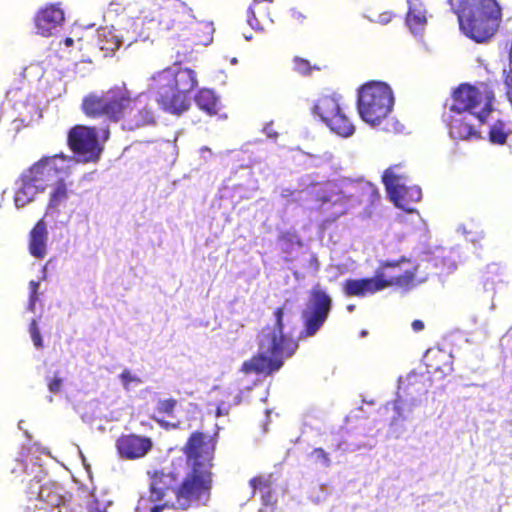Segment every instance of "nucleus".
<instances>
[{
    "instance_id": "nucleus-14",
    "label": "nucleus",
    "mask_w": 512,
    "mask_h": 512,
    "mask_svg": "<svg viewBox=\"0 0 512 512\" xmlns=\"http://www.w3.org/2000/svg\"><path fill=\"white\" fill-rule=\"evenodd\" d=\"M399 166L387 168L382 175V182L385 186L389 200L399 209L413 213L416 209L409 206L422 199V191L419 186H408L406 178L395 172Z\"/></svg>"
},
{
    "instance_id": "nucleus-51",
    "label": "nucleus",
    "mask_w": 512,
    "mask_h": 512,
    "mask_svg": "<svg viewBox=\"0 0 512 512\" xmlns=\"http://www.w3.org/2000/svg\"><path fill=\"white\" fill-rule=\"evenodd\" d=\"M309 262H310V266H311V267H313L315 270H318V268H319V262H318V259H317V257H316L315 255H312V256L310 257Z\"/></svg>"
},
{
    "instance_id": "nucleus-47",
    "label": "nucleus",
    "mask_w": 512,
    "mask_h": 512,
    "mask_svg": "<svg viewBox=\"0 0 512 512\" xmlns=\"http://www.w3.org/2000/svg\"><path fill=\"white\" fill-rule=\"evenodd\" d=\"M464 233H466V240L473 243L474 245L480 241V239L482 238L481 235H478V234H474V233H471V232H466L464 230Z\"/></svg>"
},
{
    "instance_id": "nucleus-15",
    "label": "nucleus",
    "mask_w": 512,
    "mask_h": 512,
    "mask_svg": "<svg viewBox=\"0 0 512 512\" xmlns=\"http://www.w3.org/2000/svg\"><path fill=\"white\" fill-rule=\"evenodd\" d=\"M73 162V157L63 153L43 156L23 172L34 180V183L43 186V189L46 190L47 187L54 185L58 180L64 179V175Z\"/></svg>"
},
{
    "instance_id": "nucleus-44",
    "label": "nucleus",
    "mask_w": 512,
    "mask_h": 512,
    "mask_svg": "<svg viewBox=\"0 0 512 512\" xmlns=\"http://www.w3.org/2000/svg\"><path fill=\"white\" fill-rule=\"evenodd\" d=\"M40 282L31 280L29 282V296L39 297Z\"/></svg>"
},
{
    "instance_id": "nucleus-2",
    "label": "nucleus",
    "mask_w": 512,
    "mask_h": 512,
    "mask_svg": "<svg viewBox=\"0 0 512 512\" xmlns=\"http://www.w3.org/2000/svg\"><path fill=\"white\" fill-rule=\"evenodd\" d=\"M274 318V326L265 327L258 335V355L243 363V372L270 375L278 371L285 358H290L297 350L298 344L290 332H285L284 308H277Z\"/></svg>"
},
{
    "instance_id": "nucleus-57",
    "label": "nucleus",
    "mask_w": 512,
    "mask_h": 512,
    "mask_svg": "<svg viewBox=\"0 0 512 512\" xmlns=\"http://www.w3.org/2000/svg\"><path fill=\"white\" fill-rule=\"evenodd\" d=\"M356 306L354 304H349L347 305V311L348 312H353L355 310Z\"/></svg>"
},
{
    "instance_id": "nucleus-46",
    "label": "nucleus",
    "mask_w": 512,
    "mask_h": 512,
    "mask_svg": "<svg viewBox=\"0 0 512 512\" xmlns=\"http://www.w3.org/2000/svg\"><path fill=\"white\" fill-rule=\"evenodd\" d=\"M391 21V15L388 12H384L378 15V18L376 20L377 23L380 24H388Z\"/></svg>"
},
{
    "instance_id": "nucleus-16",
    "label": "nucleus",
    "mask_w": 512,
    "mask_h": 512,
    "mask_svg": "<svg viewBox=\"0 0 512 512\" xmlns=\"http://www.w3.org/2000/svg\"><path fill=\"white\" fill-rule=\"evenodd\" d=\"M455 252L437 248L434 252H424L415 265L416 274L425 279L431 275L450 274L456 270Z\"/></svg>"
},
{
    "instance_id": "nucleus-36",
    "label": "nucleus",
    "mask_w": 512,
    "mask_h": 512,
    "mask_svg": "<svg viewBox=\"0 0 512 512\" xmlns=\"http://www.w3.org/2000/svg\"><path fill=\"white\" fill-rule=\"evenodd\" d=\"M29 334L36 349L44 347L43 338L36 319H32L29 325Z\"/></svg>"
},
{
    "instance_id": "nucleus-59",
    "label": "nucleus",
    "mask_w": 512,
    "mask_h": 512,
    "mask_svg": "<svg viewBox=\"0 0 512 512\" xmlns=\"http://www.w3.org/2000/svg\"><path fill=\"white\" fill-rule=\"evenodd\" d=\"M367 334H368V331H367V330H362V331L360 332V337H361V338L366 337V336H367Z\"/></svg>"
},
{
    "instance_id": "nucleus-32",
    "label": "nucleus",
    "mask_w": 512,
    "mask_h": 512,
    "mask_svg": "<svg viewBox=\"0 0 512 512\" xmlns=\"http://www.w3.org/2000/svg\"><path fill=\"white\" fill-rule=\"evenodd\" d=\"M196 105L209 115L217 113L218 97L213 90L203 88L194 97Z\"/></svg>"
},
{
    "instance_id": "nucleus-33",
    "label": "nucleus",
    "mask_w": 512,
    "mask_h": 512,
    "mask_svg": "<svg viewBox=\"0 0 512 512\" xmlns=\"http://www.w3.org/2000/svg\"><path fill=\"white\" fill-rule=\"evenodd\" d=\"M394 262H396V267H389L386 269V273L387 274H392V275H404V274H408L409 275V281L403 285V286H400L401 288L403 287H408L409 284L414 280V279H417L419 282H423L425 281V277H422L421 274H416V271H415V266L413 267V271H411L410 268H405L403 269V265H409L410 263L405 259V258H401L400 260H393Z\"/></svg>"
},
{
    "instance_id": "nucleus-17",
    "label": "nucleus",
    "mask_w": 512,
    "mask_h": 512,
    "mask_svg": "<svg viewBox=\"0 0 512 512\" xmlns=\"http://www.w3.org/2000/svg\"><path fill=\"white\" fill-rule=\"evenodd\" d=\"M452 101H454V93L452 94ZM454 102L450 106L451 112L456 116L449 123V135L452 139L471 140L482 138L483 130H477L475 122L476 119L470 117L471 111L469 109L457 110L454 109Z\"/></svg>"
},
{
    "instance_id": "nucleus-37",
    "label": "nucleus",
    "mask_w": 512,
    "mask_h": 512,
    "mask_svg": "<svg viewBox=\"0 0 512 512\" xmlns=\"http://www.w3.org/2000/svg\"><path fill=\"white\" fill-rule=\"evenodd\" d=\"M309 458L314 462L319 463L324 468H328L331 465V459L329 458L328 453H326L322 448H315L309 454Z\"/></svg>"
},
{
    "instance_id": "nucleus-8",
    "label": "nucleus",
    "mask_w": 512,
    "mask_h": 512,
    "mask_svg": "<svg viewBox=\"0 0 512 512\" xmlns=\"http://www.w3.org/2000/svg\"><path fill=\"white\" fill-rule=\"evenodd\" d=\"M379 199V191L371 182L362 178H341L327 184L326 193L321 199V209L328 211L334 208L332 214L335 220L356 204L373 205Z\"/></svg>"
},
{
    "instance_id": "nucleus-53",
    "label": "nucleus",
    "mask_w": 512,
    "mask_h": 512,
    "mask_svg": "<svg viewBox=\"0 0 512 512\" xmlns=\"http://www.w3.org/2000/svg\"><path fill=\"white\" fill-rule=\"evenodd\" d=\"M78 452H79V456L83 462V465L85 467L86 470H89L90 469V465L86 462V458L84 456V454L82 453V451L78 448Z\"/></svg>"
},
{
    "instance_id": "nucleus-54",
    "label": "nucleus",
    "mask_w": 512,
    "mask_h": 512,
    "mask_svg": "<svg viewBox=\"0 0 512 512\" xmlns=\"http://www.w3.org/2000/svg\"><path fill=\"white\" fill-rule=\"evenodd\" d=\"M487 269H488V273H494L499 270V266L497 264H491V265H488Z\"/></svg>"
},
{
    "instance_id": "nucleus-41",
    "label": "nucleus",
    "mask_w": 512,
    "mask_h": 512,
    "mask_svg": "<svg viewBox=\"0 0 512 512\" xmlns=\"http://www.w3.org/2000/svg\"><path fill=\"white\" fill-rule=\"evenodd\" d=\"M199 153L200 160L202 161L203 164L207 163L214 155L212 150L207 146L201 147Z\"/></svg>"
},
{
    "instance_id": "nucleus-48",
    "label": "nucleus",
    "mask_w": 512,
    "mask_h": 512,
    "mask_svg": "<svg viewBox=\"0 0 512 512\" xmlns=\"http://www.w3.org/2000/svg\"><path fill=\"white\" fill-rule=\"evenodd\" d=\"M411 326L415 332H420L424 329V323L421 320H414Z\"/></svg>"
},
{
    "instance_id": "nucleus-12",
    "label": "nucleus",
    "mask_w": 512,
    "mask_h": 512,
    "mask_svg": "<svg viewBox=\"0 0 512 512\" xmlns=\"http://www.w3.org/2000/svg\"><path fill=\"white\" fill-rule=\"evenodd\" d=\"M394 261H384L373 277L349 278L343 284V291L348 297H366L389 286H403L409 281V275L387 274L386 269L396 267Z\"/></svg>"
},
{
    "instance_id": "nucleus-23",
    "label": "nucleus",
    "mask_w": 512,
    "mask_h": 512,
    "mask_svg": "<svg viewBox=\"0 0 512 512\" xmlns=\"http://www.w3.org/2000/svg\"><path fill=\"white\" fill-rule=\"evenodd\" d=\"M45 192L43 186L34 183L28 175L24 172L15 181V195L14 204L17 209L24 208L28 204L32 203L38 194Z\"/></svg>"
},
{
    "instance_id": "nucleus-1",
    "label": "nucleus",
    "mask_w": 512,
    "mask_h": 512,
    "mask_svg": "<svg viewBox=\"0 0 512 512\" xmlns=\"http://www.w3.org/2000/svg\"><path fill=\"white\" fill-rule=\"evenodd\" d=\"M205 438L203 433H192L185 446L186 461L179 459L154 472L150 478V497H141L136 512L206 505L210 498L213 448Z\"/></svg>"
},
{
    "instance_id": "nucleus-63",
    "label": "nucleus",
    "mask_w": 512,
    "mask_h": 512,
    "mask_svg": "<svg viewBox=\"0 0 512 512\" xmlns=\"http://www.w3.org/2000/svg\"><path fill=\"white\" fill-rule=\"evenodd\" d=\"M245 39L250 41L252 39V35H245Z\"/></svg>"
},
{
    "instance_id": "nucleus-38",
    "label": "nucleus",
    "mask_w": 512,
    "mask_h": 512,
    "mask_svg": "<svg viewBox=\"0 0 512 512\" xmlns=\"http://www.w3.org/2000/svg\"><path fill=\"white\" fill-rule=\"evenodd\" d=\"M119 378L126 390L130 389L132 383L139 384L141 382V380L136 375H133L128 369H124L119 375Z\"/></svg>"
},
{
    "instance_id": "nucleus-55",
    "label": "nucleus",
    "mask_w": 512,
    "mask_h": 512,
    "mask_svg": "<svg viewBox=\"0 0 512 512\" xmlns=\"http://www.w3.org/2000/svg\"><path fill=\"white\" fill-rule=\"evenodd\" d=\"M293 194V192L290 189H283L281 191V197L288 198Z\"/></svg>"
},
{
    "instance_id": "nucleus-24",
    "label": "nucleus",
    "mask_w": 512,
    "mask_h": 512,
    "mask_svg": "<svg viewBox=\"0 0 512 512\" xmlns=\"http://www.w3.org/2000/svg\"><path fill=\"white\" fill-rule=\"evenodd\" d=\"M405 23L415 37H422L427 18L426 9L420 0H408Z\"/></svg>"
},
{
    "instance_id": "nucleus-22",
    "label": "nucleus",
    "mask_w": 512,
    "mask_h": 512,
    "mask_svg": "<svg viewBox=\"0 0 512 512\" xmlns=\"http://www.w3.org/2000/svg\"><path fill=\"white\" fill-rule=\"evenodd\" d=\"M64 20V11L57 5L51 4L42 9L35 17L37 33L43 36H51L53 30L60 27Z\"/></svg>"
},
{
    "instance_id": "nucleus-30",
    "label": "nucleus",
    "mask_w": 512,
    "mask_h": 512,
    "mask_svg": "<svg viewBox=\"0 0 512 512\" xmlns=\"http://www.w3.org/2000/svg\"><path fill=\"white\" fill-rule=\"evenodd\" d=\"M277 245L285 255L286 261L292 260L295 253L302 247V241L294 231H282L278 235Z\"/></svg>"
},
{
    "instance_id": "nucleus-40",
    "label": "nucleus",
    "mask_w": 512,
    "mask_h": 512,
    "mask_svg": "<svg viewBox=\"0 0 512 512\" xmlns=\"http://www.w3.org/2000/svg\"><path fill=\"white\" fill-rule=\"evenodd\" d=\"M295 70H297L301 74H307L310 71V64L307 60L296 57L295 60Z\"/></svg>"
},
{
    "instance_id": "nucleus-52",
    "label": "nucleus",
    "mask_w": 512,
    "mask_h": 512,
    "mask_svg": "<svg viewBox=\"0 0 512 512\" xmlns=\"http://www.w3.org/2000/svg\"><path fill=\"white\" fill-rule=\"evenodd\" d=\"M228 410L227 408L224 406V404H221L217 407L216 409V415L217 416H220V415H225L227 414Z\"/></svg>"
},
{
    "instance_id": "nucleus-49",
    "label": "nucleus",
    "mask_w": 512,
    "mask_h": 512,
    "mask_svg": "<svg viewBox=\"0 0 512 512\" xmlns=\"http://www.w3.org/2000/svg\"><path fill=\"white\" fill-rule=\"evenodd\" d=\"M39 297L29 296L28 310L34 312Z\"/></svg>"
},
{
    "instance_id": "nucleus-56",
    "label": "nucleus",
    "mask_w": 512,
    "mask_h": 512,
    "mask_svg": "<svg viewBox=\"0 0 512 512\" xmlns=\"http://www.w3.org/2000/svg\"><path fill=\"white\" fill-rule=\"evenodd\" d=\"M23 424H24V421H23V420H20V421H19V423H18V428H19L20 430H23V431H24V434H25L27 437H30V436H29L28 431H27V430H24V428H23Z\"/></svg>"
},
{
    "instance_id": "nucleus-9",
    "label": "nucleus",
    "mask_w": 512,
    "mask_h": 512,
    "mask_svg": "<svg viewBox=\"0 0 512 512\" xmlns=\"http://www.w3.org/2000/svg\"><path fill=\"white\" fill-rule=\"evenodd\" d=\"M131 102L129 91L124 86H116L106 92H94L85 96L82 110L88 117H104L110 122H118L124 117Z\"/></svg>"
},
{
    "instance_id": "nucleus-5",
    "label": "nucleus",
    "mask_w": 512,
    "mask_h": 512,
    "mask_svg": "<svg viewBox=\"0 0 512 512\" xmlns=\"http://www.w3.org/2000/svg\"><path fill=\"white\" fill-rule=\"evenodd\" d=\"M495 97L493 92L482 93L476 87L462 83L454 89V109H469L471 118L477 120L479 127L486 126L488 139L493 144L503 145L510 134L506 122L496 118V111L493 108Z\"/></svg>"
},
{
    "instance_id": "nucleus-3",
    "label": "nucleus",
    "mask_w": 512,
    "mask_h": 512,
    "mask_svg": "<svg viewBox=\"0 0 512 512\" xmlns=\"http://www.w3.org/2000/svg\"><path fill=\"white\" fill-rule=\"evenodd\" d=\"M196 73L178 64L153 74L148 80V95L166 112L180 115L191 105V91L197 85Z\"/></svg>"
},
{
    "instance_id": "nucleus-18",
    "label": "nucleus",
    "mask_w": 512,
    "mask_h": 512,
    "mask_svg": "<svg viewBox=\"0 0 512 512\" xmlns=\"http://www.w3.org/2000/svg\"><path fill=\"white\" fill-rule=\"evenodd\" d=\"M153 447L151 438L136 434L122 435L116 440V448L123 459L134 460L144 457Z\"/></svg>"
},
{
    "instance_id": "nucleus-10",
    "label": "nucleus",
    "mask_w": 512,
    "mask_h": 512,
    "mask_svg": "<svg viewBox=\"0 0 512 512\" xmlns=\"http://www.w3.org/2000/svg\"><path fill=\"white\" fill-rule=\"evenodd\" d=\"M109 129L75 125L68 131L67 143L77 161L96 162L102 153L103 143L108 140Z\"/></svg>"
},
{
    "instance_id": "nucleus-27",
    "label": "nucleus",
    "mask_w": 512,
    "mask_h": 512,
    "mask_svg": "<svg viewBox=\"0 0 512 512\" xmlns=\"http://www.w3.org/2000/svg\"><path fill=\"white\" fill-rule=\"evenodd\" d=\"M148 97L149 95L143 92L135 98L134 108L131 110H136V114L134 115L133 119L134 124H123L124 129L133 130L134 128L154 123L155 116L153 110L148 107V105L144 104Z\"/></svg>"
},
{
    "instance_id": "nucleus-61",
    "label": "nucleus",
    "mask_w": 512,
    "mask_h": 512,
    "mask_svg": "<svg viewBox=\"0 0 512 512\" xmlns=\"http://www.w3.org/2000/svg\"><path fill=\"white\" fill-rule=\"evenodd\" d=\"M237 63H238V59L237 58L234 57V58L231 59V64L235 65Z\"/></svg>"
},
{
    "instance_id": "nucleus-25",
    "label": "nucleus",
    "mask_w": 512,
    "mask_h": 512,
    "mask_svg": "<svg viewBox=\"0 0 512 512\" xmlns=\"http://www.w3.org/2000/svg\"><path fill=\"white\" fill-rule=\"evenodd\" d=\"M48 241V230L45 218L40 219L30 231L29 251L37 259L46 255Z\"/></svg>"
},
{
    "instance_id": "nucleus-13",
    "label": "nucleus",
    "mask_w": 512,
    "mask_h": 512,
    "mask_svg": "<svg viewBox=\"0 0 512 512\" xmlns=\"http://www.w3.org/2000/svg\"><path fill=\"white\" fill-rule=\"evenodd\" d=\"M143 25L141 20L133 18L121 19L118 27H101L97 29L96 45L104 56H112L122 46L129 47L141 36L139 28Z\"/></svg>"
},
{
    "instance_id": "nucleus-26",
    "label": "nucleus",
    "mask_w": 512,
    "mask_h": 512,
    "mask_svg": "<svg viewBox=\"0 0 512 512\" xmlns=\"http://www.w3.org/2000/svg\"><path fill=\"white\" fill-rule=\"evenodd\" d=\"M52 189L49 193V200L45 210L44 218H56L60 214V207L64 205L69 199V191L64 179L58 180L57 183L51 186Z\"/></svg>"
},
{
    "instance_id": "nucleus-4",
    "label": "nucleus",
    "mask_w": 512,
    "mask_h": 512,
    "mask_svg": "<svg viewBox=\"0 0 512 512\" xmlns=\"http://www.w3.org/2000/svg\"><path fill=\"white\" fill-rule=\"evenodd\" d=\"M462 33L477 43L488 42L497 32L502 7L497 0H448Z\"/></svg>"
},
{
    "instance_id": "nucleus-11",
    "label": "nucleus",
    "mask_w": 512,
    "mask_h": 512,
    "mask_svg": "<svg viewBox=\"0 0 512 512\" xmlns=\"http://www.w3.org/2000/svg\"><path fill=\"white\" fill-rule=\"evenodd\" d=\"M332 297L319 285H315L301 312L303 328L298 340H305L317 335L327 321L332 310Z\"/></svg>"
},
{
    "instance_id": "nucleus-58",
    "label": "nucleus",
    "mask_w": 512,
    "mask_h": 512,
    "mask_svg": "<svg viewBox=\"0 0 512 512\" xmlns=\"http://www.w3.org/2000/svg\"><path fill=\"white\" fill-rule=\"evenodd\" d=\"M72 44H73V39L72 38H66L65 45L69 47V46H72Z\"/></svg>"
},
{
    "instance_id": "nucleus-34",
    "label": "nucleus",
    "mask_w": 512,
    "mask_h": 512,
    "mask_svg": "<svg viewBox=\"0 0 512 512\" xmlns=\"http://www.w3.org/2000/svg\"><path fill=\"white\" fill-rule=\"evenodd\" d=\"M330 494V487L326 484H321L317 489L311 491L309 498L314 504L319 505L324 503Z\"/></svg>"
},
{
    "instance_id": "nucleus-35",
    "label": "nucleus",
    "mask_w": 512,
    "mask_h": 512,
    "mask_svg": "<svg viewBox=\"0 0 512 512\" xmlns=\"http://www.w3.org/2000/svg\"><path fill=\"white\" fill-rule=\"evenodd\" d=\"M176 405H177V401L173 398L159 399L157 401L156 410L159 414H163L168 417H173V413H174Z\"/></svg>"
},
{
    "instance_id": "nucleus-21",
    "label": "nucleus",
    "mask_w": 512,
    "mask_h": 512,
    "mask_svg": "<svg viewBox=\"0 0 512 512\" xmlns=\"http://www.w3.org/2000/svg\"><path fill=\"white\" fill-rule=\"evenodd\" d=\"M391 404L394 415L390 421L389 433L394 438H399L406 431L404 422L412 420L413 410L419 406V404L399 397L398 395L396 400Z\"/></svg>"
},
{
    "instance_id": "nucleus-45",
    "label": "nucleus",
    "mask_w": 512,
    "mask_h": 512,
    "mask_svg": "<svg viewBox=\"0 0 512 512\" xmlns=\"http://www.w3.org/2000/svg\"><path fill=\"white\" fill-rule=\"evenodd\" d=\"M271 125L272 122L267 123L263 128V132L267 135L268 138L275 140L278 137V133L276 131L271 130Z\"/></svg>"
},
{
    "instance_id": "nucleus-7",
    "label": "nucleus",
    "mask_w": 512,
    "mask_h": 512,
    "mask_svg": "<svg viewBox=\"0 0 512 512\" xmlns=\"http://www.w3.org/2000/svg\"><path fill=\"white\" fill-rule=\"evenodd\" d=\"M394 106V95L391 87L381 81H370L362 85L357 94V110L360 118L374 128H380L383 131L401 132L403 125L397 120L392 124L386 121L382 123L392 111Z\"/></svg>"
},
{
    "instance_id": "nucleus-60",
    "label": "nucleus",
    "mask_w": 512,
    "mask_h": 512,
    "mask_svg": "<svg viewBox=\"0 0 512 512\" xmlns=\"http://www.w3.org/2000/svg\"><path fill=\"white\" fill-rule=\"evenodd\" d=\"M42 273H43L42 279H45L46 278V266H44L42 268Z\"/></svg>"
},
{
    "instance_id": "nucleus-39",
    "label": "nucleus",
    "mask_w": 512,
    "mask_h": 512,
    "mask_svg": "<svg viewBox=\"0 0 512 512\" xmlns=\"http://www.w3.org/2000/svg\"><path fill=\"white\" fill-rule=\"evenodd\" d=\"M376 442L377 441L374 438H369L367 440V442H364V443H359V444H356V445L349 444V447L347 449L350 450V451H356V450H361V449H368V450H370L373 447H375Z\"/></svg>"
},
{
    "instance_id": "nucleus-62",
    "label": "nucleus",
    "mask_w": 512,
    "mask_h": 512,
    "mask_svg": "<svg viewBox=\"0 0 512 512\" xmlns=\"http://www.w3.org/2000/svg\"><path fill=\"white\" fill-rule=\"evenodd\" d=\"M490 285L489 281L487 280L485 283H484V288L485 290H488V286Z\"/></svg>"
},
{
    "instance_id": "nucleus-43",
    "label": "nucleus",
    "mask_w": 512,
    "mask_h": 512,
    "mask_svg": "<svg viewBox=\"0 0 512 512\" xmlns=\"http://www.w3.org/2000/svg\"><path fill=\"white\" fill-rule=\"evenodd\" d=\"M89 512H107L106 507L103 506L98 500H93L88 504Z\"/></svg>"
},
{
    "instance_id": "nucleus-29",
    "label": "nucleus",
    "mask_w": 512,
    "mask_h": 512,
    "mask_svg": "<svg viewBox=\"0 0 512 512\" xmlns=\"http://www.w3.org/2000/svg\"><path fill=\"white\" fill-rule=\"evenodd\" d=\"M271 478L272 475L270 474L268 476H257L249 481L253 495L257 490L261 492V500L264 506H273L277 502V497L271 488Z\"/></svg>"
},
{
    "instance_id": "nucleus-42",
    "label": "nucleus",
    "mask_w": 512,
    "mask_h": 512,
    "mask_svg": "<svg viewBox=\"0 0 512 512\" xmlns=\"http://www.w3.org/2000/svg\"><path fill=\"white\" fill-rule=\"evenodd\" d=\"M61 387H62V379L58 378V377H55L54 379H52L48 384L49 391L54 394L58 393L60 391Z\"/></svg>"
},
{
    "instance_id": "nucleus-19",
    "label": "nucleus",
    "mask_w": 512,
    "mask_h": 512,
    "mask_svg": "<svg viewBox=\"0 0 512 512\" xmlns=\"http://www.w3.org/2000/svg\"><path fill=\"white\" fill-rule=\"evenodd\" d=\"M157 5L160 9L157 16L158 26L162 30L172 29L175 22L179 20L181 13L187 14L193 20L196 19L192 8L181 0H160Z\"/></svg>"
},
{
    "instance_id": "nucleus-31",
    "label": "nucleus",
    "mask_w": 512,
    "mask_h": 512,
    "mask_svg": "<svg viewBox=\"0 0 512 512\" xmlns=\"http://www.w3.org/2000/svg\"><path fill=\"white\" fill-rule=\"evenodd\" d=\"M324 123L330 128L331 131L342 137H350L355 132L354 125L350 122L342 110Z\"/></svg>"
},
{
    "instance_id": "nucleus-6",
    "label": "nucleus",
    "mask_w": 512,
    "mask_h": 512,
    "mask_svg": "<svg viewBox=\"0 0 512 512\" xmlns=\"http://www.w3.org/2000/svg\"><path fill=\"white\" fill-rule=\"evenodd\" d=\"M37 460H16L15 467L11 470L13 474L24 472L32 477L26 489L30 504L25 512H48V508H60L70 496L61 484L51 480L43 482L46 473Z\"/></svg>"
},
{
    "instance_id": "nucleus-50",
    "label": "nucleus",
    "mask_w": 512,
    "mask_h": 512,
    "mask_svg": "<svg viewBox=\"0 0 512 512\" xmlns=\"http://www.w3.org/2000/svg\"><path fill=\"white\" fill-rule=\"evenodd\" d=\"M290 12H291V16H292L294 19H296V20H298V21H300V22H302V21L305 19V16H304L301 12L297 11V10H296V9H294V8H293V9H291V10H290Z\"/></svg>"
},
{
    "instance_id": "nucleus-28",
    "label": "nucleus",
    "mask_w": 512,
    "mask_h": 512,
    "mask_svg": "<svg viewBox=\"0 0 512 512\" xmlns=\"http://www.w3.org/2000/svg\"><path fill=\"white\" fill-rule=\"evenodd\" d=\"M340 98L341 96L338 94L320 97L312 107V113L318 116L322 122H326L342 110L340 107Z\"/></svg>"
},
{
    "instance_id": "nucleus-20",
    "label": "nucleus",
    "mask_w": 512,
    "mask_h": 512,
    "mask_svg": "<svg viewBox=\"0 0 512 512\" xmlns=\"http://www.w3.org/2000/svg\"><path fill=\"white\" fill-rule=\"evenodd\" d=\"M426 381H429L426 374L411 371L405 379L399 378L397 395L420 404L421 397L428 391Z\"/></svg>"
}]
</instances>
